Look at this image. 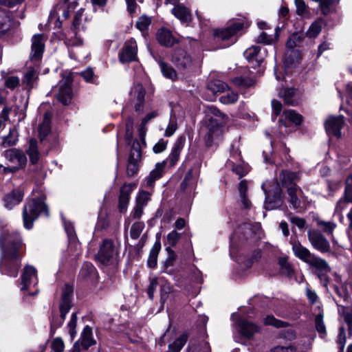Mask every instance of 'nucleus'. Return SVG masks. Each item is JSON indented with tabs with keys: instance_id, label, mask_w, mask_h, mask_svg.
<instances>
[{
	"instance_id": "obj_1",
	"label": "nucleus",
	"mask_w": 352,
	"mask_h": 352,
	"mask_svg": "<svg viewBox=\"0 0 352 352\" xmlns=\"http://www.w3.org/2000/svg\"><path fill=\"white\" fill-rule=\"evenodd\" d=\"M1 258L0 270L10 276H16L20 267L19 259L22 241L17 232L3 230L0 236Z\"/></svg>"
},
{
	"instance_id": "obj_2",
	"label": "nucleus",
	"mask_w": 352,
	"mask_h": 352,
	"mask_svg": "<svg viewBox=\"0 0 352 352\" xmlns=\"http://www.w3.org/2000/svg\"><path fill=\"white\" fill-rule=\"evenodd\" d=\"M226 116L213 106L207 107L201 133L204 134L206 145L211 146L220 138Z\"/></svg>"
},
{
	"instance_id": "obj_3",
	"label": "nucleus",
	"mask_w": 352,
	"mask_h": 352,
	"mask_svg": "<svg viewBox=\"0 0 352 352\" xmlns=\"http://www.w3.org/2000/svg\"><path fill=\"white\" fill-rule=\"evenodd\" d=\"M100 266L107 270H116L120 263V247L111 239L103 240L96 255Z\"/></svg>"
},
{
	"instance_id": "obj_4",
	"label": "nucleus",
	"mask_w": 352,
	"mask_h": 352,
	"mask_svg": "<svg viewBox=\"0 0 352 352\" xmlns=\"http://www.w3.org/2000/svg\"><path fill=\"white\" fill-rule=\"evenodd\" d=\"M291 244L293 253L298 259L306 263L316 270L324 272L330 270V267L324 259L311 253L309 249L303 246L299 241H292Z\"/></svg>"
},
{
	"instance_id": "obj_5",
	"label": "nucleus",
	"mask_w": 352,
	"mask_h": 352,
	"mask_svg": "<svg viewBox=\"0 0 352 352\" xmlns=\"http://www.w3.org/2000/svg\"><path fill=\"white\" fill-rule=\"evenodd\" d=\"M48 216L47 207L43 198L32 199L28 201L23 207V219L24 227L30 230L33 226V222L38 218L40 214Z\"/></svg>"
},
{
	"instance_id": "obj_6",
	"label": "nucleus",
	"mask_w": 352,
	"mask_h": 352,
	"mask_svg": "<svg viewBox=\"0 0 352 352\" xmlns=\"http://www.w3.org/2000/svg\"><path fill=\"white\" fill-rule=\"evenodd\" d=\"M73 296V287L69 284H65L60 301V316H53L51 320V331L52 335L55 331L62 326L67 314L72 307V300Z\"/></svg>"
},
{
	"instance_id": "obj_7",
	"label": "nucleus",
	"mask_w": 352,
	"mask_h": 352,
	"mask_svg": "<svg viewBox=\"0 0 352 352\" xmlns=\"http://www.w3.org/2000/svg\"><path fill=\"white\" fill-rule=\"evenodd\" d=\"M250 25L248 22L236 21L231 22L229 25L222 30L215 31L214 36L217 42L222 41L223 43L221 47H227L235 43V34L243 28H247Z\"/></svg>"
},
{
	"instance_id": "obj_8",
	"label": "nucleus",
	"mask_w": 352,
	"mask_h": 352,
	"mask_svg": "<svg viewBox=\"0 0 352 352\" xmlns=\"http://www.w3.org/2000/svg\"><path fill=\"white\" fill-rule=\"evenodd\" d=\"M304 38L305 35L303 32H295L289 37L287 42V47L288 49L291 50V51L289 54L287 52L285 55V62L287 64H294L300 58L298 51L293 50L296 47L299 46V45L302 42Z\"/></svg>"
},
{
	"instance_id": "obj_9",
	"label": "nucleus",
	"mask_w": 352,
	"mask_h": 352,
	"mask_svg": "<svg viewBox=\"0 0 352 352\" xmlns=\"http://www.w3.org/2000/svg\"><path fill=\"white\" fill-rule=\"evenodd\" d=\"M308 240L312 247L322 253H327L331 250L329 241L316 230H310L307 232Z\"/></svg>"
},
{
	"instance_id": "obj_10",
	"label": "nucleus",
	"mask_w": 352,
	"mask_h": 352,
	"mask_svg": "<svg viewBox=\"0 0 352 352\" xmlns=\"http://www.w3.org/2000/svg\"><path fill=\"white\" fill-rule=\"evenodd\" d=\"M145 95L146 90L142 84L137 83L131 88L129 94V103L134 107L136 112L143 111Z\"/></svg>"
},
{
	"instance_id": "obj_11",
	"label": "nucleus",
	"mask_w": 352,
	"mask_h": 352,
	"mask_svg": "<svg viewBox=\"0 0 352 352\" xmlns=\"http://www.w3.org/2000/svg\"><path fill=\"white\" fill-rule=\"evenodd\" d=\"M172 62L178 69L186 70L192 67L193 59L186 50L177 48L173 53Z\"/></svg>"
},
{
	"instance_id": "obj_12",
	"label": "nucleus",
	"mask_w": 352,
	"mask_h": 352,
	"mask_svg": "<svg viewBox=\"0 0 352 352\" xmlns=\"http://www.w3.org/2000/svg\"><path fill=\"white\" fill-rule=\"evenodd\" d=\"M5 157L14 166L12 168H8L11 171H15L25 165L27 157L21 151L16 148H11L6 151Z\"/></svg>"
},
{
	"instance_id": "obj_13",
	"label": "nucleus",
	"mask_w": 352,
	"mask_h": 352,
	"mask_svg": "<svg viewBox=\"0 0 352 352\" xmlns=\"http://www.w3.org/2000/svg\"><path fill=\"white\" fill-rule=\"evenodd\" d=\"M72 83L71 79L67 78L60 81L58 84V92L56 95V98L65 105L69 104L73 97Z\"/></svg>"
},
{
	"instance_id": "obj_14",
	"label": "nucleus",
	"mask_w": 352,
	"mask_h": 352,
	"mask_svg": "<svg viewBox=\"0 0 352 352\" xmlns=\"http://www.w3.org/2000/svg\"><path fill=\"white\" fill-rule=\"evenodd\" d=\"M344 125L343 117L340 116H330L326 120L324 126L328 135H334L337 138L341 136L340 130Z\"/></svg>"
},
{
	"instance_id": "obj_15",
	"label": "nucleus",
	"mask_w": 352,
	"mask_h": 352,
	"mask_svg": "<svg viewBox=\"0 0 352 352\" xmlns=\"http://www.w3.org/2000/svg\"><path fill=\"white\" fill-rule=\"evenodd\" d=\"M138 46L134 38H131L124 45L119 58L122 63L133 61L136 58Z\"/></svg>"
},
{
	"instance_id": "obj_16",
	"label": "nucleus",
	"mask_w": 352,
	"mask_h": 352,
	"mask_svg": "<svg viewBox=\"0 0 352 352\" xmlns=\"http://www.w3.org/2000/svg\"><path fill=\"white\" fill-rule=\"evenodd\" d=\"M44 47L43 35L41 34L34 35L32 38L31 59L39 60L42 58Z\"/></svg>"
},
{
	"instance_id": "obj_17",
	"label": "nucleus",
	"mask_w": 352,
	"mask_h": 352,
	"mask_svg": "<svg viewBox=\"0 0 352 352\" xmlns=\"http://www.w3.org/2000/svg\"><path fill=\"white\" fill-rule=\"evenodd\" d=\"M238 327L240 333L248 339L252 338L254 335L260 331L258 325L243 318L239 320Z\"/></svg>"
},
{
	"instance_id": "obj_18",
	"label": "nucleus",
	"mask_w": 352,
	"mask_h": 352,
	"mask_svg": "<svg viewBox=\"0 0 352 352\" xmlns=\"http://www.w3.org/2000/svg\"><path fill=\"white\" fill-rule=\"evenodd\" d=\"M199 174V166L190 168L186 174L180 187L182 190L185 191L188 189H192L196 185L197 179Z\"/></svg>"
},
{
	"instance_id": "obj_19",
	"label": "nucleus",
	"mask_w": 352,
	"mask_h": 352,
	"mask_svg": "<svg viewBox=\"0 0 352 352\" xmlns=\"http://www.w3.org/2000/svg\"><path fill=\"white\" fill-rule=\"evenodd\" d=\"M37 283L36 270L32 266H26L21 276V290L28 289L31 285Z\"/></svg>"
},
{
	"instance_id": "obj_20",
	"label": "nucleus",
	"mask_w": 352,
	"mask_h": 352,
	"mask_svg": "<svg viewBox=\"0 0 352 352\" xmlns=\"http://www.w3.org/2000/svg\"><path fill=\"white\" fill-rule=\"evenodd\" d=\"M287 194L289 195V202L290 207L297 209L300 208L301 203L304 200L302 190L298 186H290L287 189Z\"/></svg>"
},
{
	"instance_id": "obj_21",
	"label": "nucleus",
	"mask_w": 352,
	"mask_h": 352,
	"mask_svg": "<svg viewBox=\"0 0 352 352\" xmlns=\"http://www.w3.org/2000/svg\"><path fill=\"white\" fill-rule=\"evenodd\" d=\"M144 135H140L142 139V143L138 140H133V142H131V148L129 155V162L130 165H133V168H135V164L137 163L140 159L142 156V144H144Z\"/></svg>"
},
{
	"instance_id": "obj_22",
	"label": "nucleus",
	"mask_w": 352,
	"mask_h": 352,
	"mask_svg": "<svg viewBox=\"0 0 352 352\" xmlns=\"http://www.w3.org/2000/svg\"><path fill=\"white\" fill-rule=\"evenodd\" d=\"M184 147V141L179 139L175 143L169 156L166 158L164 162V166L168 164L170 167H173L178 162L182 150Z\"/></svg>"
},
{
	"instance_id": "obj_23",
	"label": "nucleus",
	"mask_w": 352,
	"mask_h": 352,
	"mask_svg": "<svg viewBox=\"0 0 352 352\" xmlns=\"http://www.w3.org/2000/svg\"><path fill=\"white\" fill-rule=\"evenodd\" d=\"M172 14L182 23H188L191 21L190 10L182 4L176 5L171 10Z\"/></svg>"
},
{
	"instance_id": "obj_24",
	"label": "nucleus",
	"mask_w": 352,
	"mask_h": 352,
	"mask_svg": "<svg viewBox=\"0 0 352 352\" xmlns=\"http://www.w3.org/2000/svg\"><path fill=\"white\" fill-rule=\"evenodd\" d=\"M156 38L161 45L166 47L173 46L176 41L171 32L166 28L160 29L157 32Z\"/></svg>"
},
{
	"instance_id": "obj_25",
	"label": "nucleus",
	"mask_w": 352,
	"mask_h": 352,
	"mask_svg": "<svg viewBox=\"0 0 352 352\" xmlns=\"http://www.w3.org/2000/svg\"><path fill=\"white\" fill-rule=\"evenodd\" d=\"M23 193L20 190H14L10 193L7 194L4 197V202L6 208L8 209L13 208L16 205H18L23 199Z\"/></svg>"
},
{
	"instance_id": "obj_26",
	"label": "nucleus",
	"mask_w": 352,
	"mask_h": 352,
	"mask_svg": "<svg viewBox=\"0 0 352 352\" xmlns=\"http://www.w3.org/2000/svg\"><path fill=\"white\" fill-rule=\"evenodd\" d=\"M280 180L283 186L289 189L290 186H298L296 182L298 180V176L296 173L283 170L280 174Z\"/></svg>"
},
{
	"instance_id": "obj_27",
	"label": "nucleus",
	"mask_w": 352,
	"mask_h": 352,
	"mask_svg": "<svg viewBox=\"0 0 352 352\" xmlns=\"http://www.w3.org/2000/svg\"><path fill=\"white\" fill-rule=\"evenodd\" d=\"M80 347L82 346L83 349H87L89 346L94 345L96 341L92 338V329L89 326H86L80 336Z\"/></svg>"
},
{
	"instance_id": "obj_28",
	"label": "nucleus",
	"mask_w": 352,
	"mask_h": 352,
	"mask_svg": "<svg viewBox=\"0 0 352 352\" xmlns=\"http://www.w3.org/2000/svg\"><path fill=\"white\" fill-rule=\"evenodd\" d=\"M278 96L288 105L294 106L298 103L296 91L294 88H283L279 91Z\"/></svg>"
},
{
	"instance_id": "obj_29",
	"label": "nucleus",
	"mask_w": 352,
	"mask_h": 352,
	"mask_svg": "<svg viewBox=\"0 0 352 352\" xmlns=\"http://www.w3.org/2000/svg\"><path fill=\"white\" fill-rule=\"evenodd\" d=\"M131 191L132 188L131 185H124L121 188L119 197V206L120 211H123L126 207Z\"/></svg>"
},
{
	"instance_id": "obj_30",
	"label": "nucleus",
	"mask_w": 352,
	"mask_h": 352,
	"mask_svg": "<svg viewBox=\"0 0 352 352\" xmlns=\"http://www.w3.org/2000/svg\"><path fill=\"white\" fill-rule=\"evenodd\" d=\"M30 161L32 164H36L39 160V153L37 147L36 140L31 139L29 142V146L26 151Z\"/></svg>"
},
{
	"instance_id": "obj_31",
	"label": "nucleus",
	"mask_w": 352,
	"mask_h": 352,
	"mask_svg": "<svg viewBox=\"0 0 352 352\" xmlns=\"http://www.w3.org/2000/svg\"><path fill=\"white\" fill-rule=\"evenodd\" d=\"M248 182L246 180H242L239 185V192L241 199V201L244 208H250L251 206V201L248 199L246 192L248 191Z\"/></svg>"
},
{
	"instance_id": "obj_32",
	"label": "nucleus",
	"mask_w": 352,
	"mask_h": 352,
	"mask_svg": "<svg viewBox=\"0 0 352 352\" xmlns=\"http://www.w3.org/2000/svg\"><path fill=\"white\" fill-rule=\"evenodd\" d=\"M338 305V311L348 326L349 329H352V309L340 305Z\"/></svg>"
},
{
	"instance_id": "obj_33",
	"label": "nucleus",
	"mask_w": 352,
	"mask_h": 352,
	"mask_svg": "<svg viewBox=\"0 0 352 352\" xmlns=\"http://www.w3.org/2000/svg\"><path fill=\"white\" fill-rule=\"evenodd\" d=\"M324 25V21L322 19H318L311 23L306 32V36L309 38H316L320 33Z\"/></svg>"
},
{
	"instance_id": "obj_34",
	"label": "nucleus",
	"mask_w": 352,
	"mask_h": 352,
	"mask_svg": "<svg viewBox=\"0 0 352 352\" xmlns=\"http://www.w3.org/2000/svg\"><path fill=\"white\" fill-rule=\"evenodd\" d=\"M11 26L10 13L0 8V32L8 31Z\"/></svg>"
},
{
	"instance_id": "obj_35",
	"label": "nucleus",
	"mask_w": 352,
	"mask_h": 352,
	"mask_svg": "<svg viewBox=\"0 0 352 352\" xmlns=\"http://www.w3.org/2000/svg\"><path fill=\"white\" fill-rule=\"evenodd\" d=\"M161 248V244L160 242H155L153 248L150 251V254L148 258V266L151 268H154L157 265V256Z\"/></svg>"
},
{
	"instance_id": "obj_36",
	"label": "nucleus",
	"mask_w": 352,
	"mask_h": 352,
	"mask_svg": "<svg viewBox=\"0 0 352 352\" xmlns=\"http://www.w3.org/2000/svg\"><path fill=\"white\" fill-rule=\"evenodd\" d=\"M158 63L163 76L172 80L177 78V73L175 70L168 64L164 63L162 60H158Z\"/></svg>"
},
{
	"instance_id": "obj_37",
	"label": "nucleus",
	"mask_w": 352,
	"mask_h": 352,
	"mask_svg": "<svg viewBox=\"0 0 352 352\" xmlns=\"http://www.w3.org/2000/svg\"><path fill=\"white\" fill-rule=\"evenodd\" d=\"M37 78V72L34 68H30L24 75L23 84L29 88H32Z\"/></svg>"
},
{
	"instance_id": "obj_38",
	"label": "nucleus",
	"mask_w": 352,
	"mask_h": 352,
	"mask_svg": "<svg viewBox=\"0 0 352 352\" xmlns=\"http://www.w3.org/2000/svg\"><path fill=\"white\" fill-rule=\"evenodd\" d=\"M50 131V114L45 113L43 122L39 125L38 132L41 140H43Z\"/></svg>"
},
{
	"instance_id": "obj_39",
	"label": "nucleus",
	"mask_w": 352,
	"mask_h": 352,
	"mask_svg": "<svg viewBox=\"0 0 352 352\" xmlns=\"http://www.w3.org/2000/svg\"><path fill=\"white\" fill-rule=\"evenodd\" d=\"M17 131L15 128L10 129L9 134L4 137L3 141L2 142V146L4 148L10 147L14 145L18 141Z\"/></svg>"
},
{
	"instance_id": "obj_40",
	"label": "nucleus",
	"mask_w": 352,
	"mask_h": 352,
	"mask_svg": "<svg viewBox=\"0 0 352 352\" xmlns=\"http://www.w3.org/2000/svg\"><path fill=\"white\" fill-rule=\"evenodd\" d=\"M208 88L213 93H221L228 89V85L220 80H213L209 82Z\"/></svg>"
},
{
	"instance_id": "obj_41",
	"label": "nucleus",
	"mask_w": 352,
	"mask_h": 352,
	"mask_svg": "<svg viewBox=\"0 0 352 352\" xmlns=\"http://www.w3.org/2000/svg\"><path fill=\"white\" fill-rule=\"evenodd\" d=\"M263 322L265 325H271L276 328L287 327L289 323L280 320H278L272 315H268L263 319Z\"/></svg>"
},
{
	"instance_id": "obj_42",
	"label": "nucleus",
	"mask_w": 352,
	"mask_h": 352,
	"mask_svg": "<svg viewBox=\"0 0 352 352\" xmlns=\"http://www.w3.org/2000/svg\"><path fill=\"white\" fill-rule=\"evenodd\" d=\"M285 119L293 122L296 125H299L302 121V117L300 114L296 113L294 110L289 109L283 112Z\"/></svg>"
},
{
	"instance_id": "obj_43",
	"label": "nucleus",
	"mask_w": 352,
	"mask_h": 352,
	"mask_svg": "<svg viewBox=\"0 0 352 352\" xmlns=\"http://www.w3.org/2000/svg\"><path fill=\"white\" fill-rule=\"evenodd\" d=\"M187 341V336L182 335L168 346L170 352H179Z\"/></svg>"
},
{
	"instance_id": "obj_44",
	"label": "nucleus",
	"mask_w": 352,
	"mask_h": 352,
	"mask_svg": "<svg viewBox=\"0 0 352 352\" xmlns=\"http://www.w3.org/2000/svg\"><path fill=\"white\" fill-rule=\"evenodd\" d=\"M76 322H77V314H76V313H73L72 314L70 320L67 325V329L68 333L70 336V338L72 340H73L74 338L76 336Z\"/></svg>"
},
{
	"instance_id": "obj_45",
	"label": "nucleus",
	"mask_w": 352,
	"mask_h": 352,
	"mask_svg": "<svg viewBox=\"0 0 352 352\" xmlns=\"http://www.w3.org/2000/svg\"><path fill=\"white\" fill-rule=\"evenodd\" d=\"M317 226L327 234H332L335 228L336 227V224L332 221H324L322 220H317Z\"/></svg>"
},
{
	"instance_id": "obj_46",
	"label": "nucleus",
	"mask_w": 352,
	"mask_h": 352,
	"mask_svg": "<svg viewBox=\"0 0 352 352\" xmlns=\"http://www.w3.org/2000/svg\"><path fill=\"white\" fill-rule=\"evenodd\" d=\"M144 228V223L143 222L139 221L134 223L131 228V237L133 239H137L140 236Z\"/></svg>"
},
{
	"instance_id": "obj_47",
	"label": "nucleus",
	"mask_w": 352,
	"mask_h": 352,
	"mask_svg": "<svg viewBox=\"0 0 352 352\" xmlns=\"http://www.w3.org/2000/svg\"><path fill=\"white\" fill-rule=\"evenodd\" d=\"M315 325L317 331L324 337L326 335V327L323 321V315L322 314H318L315 318Z\"/></svg>"
},
{
	"instance_id": "obj_48",
	"label": "nucleus",
	"mask_w": 352,
	"mask_h": 352,
	"mask_svg": "<svg viewBox=\"0 0 352 352\" xmlns=\"http://www.w3.org/2000/svg\"><path fill=\"white\" fill-rule=\"evenodd\" d=\"M238 94L234 91H228L226 94L220 97L219 100L221 103L229 104L234 103L238 100Z\"/></svg>"
},
{
	"instance_id": "obj_49",
	"label": "nucleus",
	"mask_w": 352,
	"mask_h": 352,
	"mask_svg": "<svg viewBox=\"0 0 352 352\" xmlns=\"http://www.w3.org/2000/svg\"><path fill=\"white\" fill-rule=\"evenodd\" d=\"M151 23V17L146 16H142L138 19L136 22V27L141 32H144L148 29Z\"/></svg>"
},
{
	"instance_id": "obj_50",
	"label": "nucleus",
	"mask_w": 352,
	"mask_h": 352,
	"mask_svg": "<svg viewBox=\"0 0 352 352\" xmlns=\"http://www.w3.org/2000/svg\"><path fill=\"white\" fill-rule=\"evenodd\" d=\"M164 168V162L157 163L155 168L148 175L154 180H157L162 177Z\"/></svg>"
},
{
	"instance_id": "obj_51",
	"label": "nucleus",
	"mask_w": 352,
	"mask_h": 352,
	"mask_svg": "<svg viewBox=\"0 0 352 352\" xmlns=\"http://www.w3.org/2000/svg\"><path fill=\"white\" fill-rule=\"evenodd\" d=\"M157 116V112L156 111H153L150 112L146 115V116L142 119V124L139 129L140 135H142L145 133L144 127L146 124L152 119L155 118Z\"/></svg>"
},
{
	"instance_id": "obj_52",
	"label": "nucleus",
	"mask_w": 352,
	"mask_h": 352,
	"mask_svg": "<svg viewBox=\"0 0 352 352\" xmlns=\"http://www.w3.org/2000/svg\"><path fill=\"white\" fill-rule=\"evenodd\" d=\"M51 347L54 352H63L65 344L63 339L60 337L53 339L51 343Z\"/></svg>"
},
{
	"instance_id": "obj_53",
	"label": "nucleus",
	"mask_w": 352,
	"mask_h": 352,
	"mask_svg": "<svg viewBox=\"0 0 352 352\" xmlns=\"http://www.w3.org/2000/svg\"><path fill=\"white\" fill-rule=\"evenodd\" d=\"M151 199V193L144 190L140 191L136 199V203L142 206L147 205Z\"/></svg>"
},
{
	"instance_id": "obj_54",
	"label": "nucleus",
	"mask_w": 352,
	"mask_h": 352,
	"mask_svg": "<svg viewBox=\"0 0 352 352\" xmlns=\"http://www.w3.org/2000/svg\"><path fill=\"white\" fill-rule=\"evenodd\" d=\"M232 170L239 176V178H241L249 172V168L248 165L245 164L235 165L233 164L232 166Z\"/></svg>"
},
{
	"instance_id": "obj_55",
	"label": "nucleus",
	"mask_w": 352,
	"mask_h": 352,
	"mask_svg": "<svg viewBox=\"0 0 352 352\" xmlns=\"http://www.w3.org/2000/svg\"><path fill=\"white\" fill-rule=\"evenodd\" d=\"M133 120L131 117L128 118L126 122V140L128 144L131 143L133 139Z\"/></svg>"
},
{
	"instance_id": "obj_56",
	"label": "nucleus",
	"mask_w": 352,
	"mask_h": 352,
	"mask_svg": "<svg viewBox=\"0 0 352 352\" xmlns=\"http://www.w3.org/2000/svg\"><path fill=\"white\" fill-rule=\"evenodd\" d=\"M20 80L17 76H11L5 79L4 85L10 89H14L19 85Z\"/></svg>"
},
{
	"instance_id": "obj_57",
	"label": "nucleus",
	"mask_w": 352,
	"mask_h": 352,
	"mask_svg": "<svg viewBox=\"0 0 352 352\" xmlns=\"http://www.w3.org/2000/svg\"><path fill=\"white\" fill-rule=\"evenodd\" d=\"M344 197L348 202H352V175L346 179Z\"/></svg>"
},
{
	"instance_id": "obj_58",
	"label": "nucleus",
	"mask_w": 352,
	"mask_h": 352,
	"mask_svg": "<svg viewBox=\"0 0 352 352\" xmlns=\"http://www.w3.org/2000/svg\"><path fill=\"white\" fill-rule=\"evenodd\" d=\"M11 111V107L6 106L0 113V129L6 126V122L9 120Z\"/></svg>"
},
{
	"instance_id": "obj_59",
	"label": "nucleus",
	"mask_w": 352,
	"mask_h": 352,
	"mask_svg": "<svg viewBox=\"0 0 352 352\" xmlns=\"http://www.w3.org/2000/svg\"><path fill=\"white\" fill-rule=\"evenodd\" d=\"M64 226L69 241L76 243V234L72 223L70 222L64 221Z\"/></svg>"
},
{
	"instance_id": "obj_60",
	"label": "nucleus",
	"mask_w": 352,
	"mask_h": 352,
	"mask_svg": "<svg viewBox=\"0 0 352 352\" xmlns=\"http://www.w3.org/2000/svg\"><path fill=\"white\" fill-rule=\"evenodd\" d=\"M296 7V13L298 15H304L308 13V8L303 0L294 1Z\"/></svg>"
},
{
	"instance_id": "obj_61",
	"label": "nucleus",
	"mask_w": 352,
	"mask_h": 352,
	"mask_svg": "<svg viewBox=\"0 0 352 352\" xmlns=\"http://www.w3.org/2000/svg\"><path fill=\"white\" fill-rule=\"evenodd\" d=\"M235 85L239 87H249L254 84V80L252 79H246L242 77H237L233 80Z\"/></svg>"
},
{
	"instance_id": "obj_62",
	"label": "nucleus",
	"mask_w": 352,
	"mask_h": 352,
	"mask_svg": "<svg viewBox=\"0 0 352 352\" xmlns=\"http://www.w3.org/2000/svg\"><path fill=\"white\" fill-rule=\"evenodd\" d=\"M260 47L258 46H252L244 52V56L249 60H252L258 55Z\"/></svg>"
},
{
	"instance_id": "obj_63",
	"label": "nucleus",
	"mask_w": 352,
	"mask_h": 352,
	"mask_svg": "<svg viewBox=\"0 0 352 352\" xmlns=\"http://www.w3.org/2000/svg\"><path fill=\"white\" fill-rule=\"evenodd\" d=\"M179 238L180 234L176 230H173L167 235V243L171 246H175Z\"/></svg>"
},
{
	"instance_id": "obj_64",
	"label": "nucleus",
	"mask_w": 352,
	"mask_h": 352,
	"mask_svg": "<svg viewBox=\"0 0 352 352\" xmlns=\"http://www.w3.org/2000/svg\"><path fill=\"white\" fill-rule=\"evenodd\" d=\"M177 129V123L175 119L171 118L169 124L165 131V135L167 137L171 136Z\"/></svg>"
}]
</instances>
